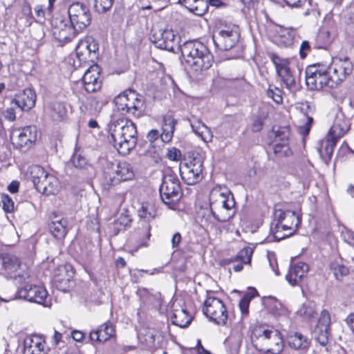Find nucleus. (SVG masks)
<instances>
[{
	"label": "nucleus",
	"mask_w": 354,
	"mask_h": 354,
	"mask_svg": "<svg viewBox=\"0 0 354 354\" xmlns=\"http://www.w3.org/2000/svg\"><path fill=\"white\" fill-rule=\"evenodd\" d=\"M330 270L337 280H341L344 276L348 273V270L346 266L337 262L330 263Z\"/></svg>",
	"instance_id": "obj_44"
},
{
	"label": "nucleus",
	"mask_w": 354,
	"mask_h": 354,
	"mask_svg": "<svg viewBox=\"0 0 354 354\" xmlns=\"http://www.w3.org/2000/svg\"><path fill=\"white\" fill-rule=\"evenodd\" d=\"M267 95L278 104L283 102L282 91L276 86H269Z\"/></svg>",
	"instance_id": "obj_46"
},
{
	"label": "nucleus",
	"mask_w": 354,
	"mask_h": 354,
	"mask_svg": "<svg viewBox=\"0 0 354 354\" xmlns=\"http://www.w3.org/2000/svg\"><path fill=\"white\" fill-rule=\"evenodd\" d=\"M30 178L35 188L48 175L44 169L39 165H32L29 168Z\"/></svg>",
	"instance_id": "obj_42"
},
{
	"label": "nucleus",
	"mask_w": 354,
	"mask_h": 354,
	"mask_svg": "<svg viewBox=\"0 0 354 354\" xmlns=\"http://www.w3.org/2000/svg\"><path fill=\"white\" fill-rule=\"evenodd\" d=\"M327 67L335 86L344 81L353 70V65L348 58L334 59L331 64Z\"/></svg>",
	"instance_id": "obj_23"
},
{
	"label": "nucleus",
	"mask_w": 354,
	"mask_h": 354,
	"mask_svg": "<svg viewBox=\"0 0 354 354\" xmlns=\"http://www.w3.org/2000/svg\"><path fill=\"white\" fill-rule=\"evenodd\" d=\"M270 59L273 62L277 75L287 88H291L295 85V79L293 73L290 68L289 61L283 59L274 53L270 55Z\"/></svg>",
	"instance_id": "obj_22"
},
{
	"label": "nucleus",
	"mask_w": 354,
	"mask_h": 354,
	"mask_svg": "<svg viewBox=\"0 0 354 354\" xmlns=\"http://www.w3.org/2000/svg\"><path fill=\"white\" fill-rule=\"evenodd\" d=\"M217 218L215 217L212 210H207L203 212L201 216L202 225L206 228L207 230H212L215 229L216 226Z\"/></svg>",
	"instance_id": "obj_43"
},
{
	"label": "nucleus",
	"mask_w": 354,
	"mask_h": 354,
	"mask_svg": "<svg viewBox=\"0 0 354 354\" xmlns=\"http://www.w3.org/2000/svg\"><path fill=\"white\" fill-rule=\"evenodd\" d=\"M68 13L70 22L80 31L91 24L92 19L91 11L88 6L83 3H72L68 9Z\"/></svg>",
	"instance_id": "obj_15"
},
{
	"label": "nucleus",
	"mask_w": 354,
	"mask_h": 354,
	"mask_svg": "<svg viewBox=\"0 0 354 354\" xmlns=\"http://www.w3.org/2000/svg\"><path fill=\"white\" fill-rule=\"evenodd\" d=\"M263 127V121L261 118L257 117L254 118L252 125V130L253 132H259Z\"/></svg>",
	"instance_id": "obj_61"
},
{
	"label": "nucleus",
	"mask_w": 354,
	"mask_h": 354,
	"mask_svg": "<svg viewBox=\"0 0 354 354\" xmlns=\"http://www.w3.org/2000/svg\"><path fill=\"white\" fill-rule=\"evenodd\" d=\"M297 313L298 315L301 317H304L307 319H310L315 317L316 312L315 308L312 305L304 304L297 311Z\"/></svg>",
	"instance_id": "obj_49"
},
{
	"label": "nucleus",
	"mask_w": 354,
	"mask_h": 354,
	"mask_svg": "<svg viewBox=\"0 0 354 354\" xmlns=\"http://www.w3.org/2000/svg\"><path fill=\"white\" fill-rule=\"evenodd\" d=\"M1 202L3 203V208L6 212H12L14 210V203L11 198L8 195H2Z\"/></svg>",
	"instance_id": "obj_56"
},
{
	"label": "nucleus",
	"mask_w": 354,
	"mask_h": 354,
	"mask_svg": "<svg viewBox=\"0 0 354 354\" xmlns=\"http://www.w3.org/2000/svg\"><path fill=\"white\" fill-rule=\"evenodd\" d=\"M175 35L171 29H165L161 32L160 37L156 40V47L167 50H173Z\"/></svg>",
	"instance_id": "obj_36"
},
{
	"label": "nucleus",
	"mask_w": 354,
	"mask_h": 354,
	"mask_svg": "<svg viewBox=\"0 0 354 354\" xmlns=\"http://www.w3.org/2000/svg\"><path fill=\"white\" fill-rule=\"evenodd\" d=\"M330 315L327 310L321 311L317 323L313 330V335L315 339L322 346H326L330 335Z\"/></svg>",
	"instance_id": "obj_21"
},
{
	"label": "nucleus",
	"mask_w": 354,
	"mask_h": 354,
	"mask_svg": "<svg viewBox=\"0 0 354 354\" xmlns=\"http://www.w3.org/2000/svg\"><path fill=\"white\" fill-rule=\"evenodd\" d=\"M313 122V119L311 117L306 116V121L304 125H301L299 127V132L303 136H307L311 128L312 123Z\"/></svg>",
	"instance_id": "obj_55"
},
{
	"label": "nucleus",
	"mask_w": 354,
	"mask_h": 354,
	"mask_svg": "<svg viewBox=\"0 0 354 354\" xmlns=\"http://www.w3.org/2000/svg\"><path fill=\"white\" fill-rule=\"evenodd\" d=\"M37 190L46 195H55L59 189V183L57 178L53 175H47L44 178L43 181L41 182L38 187L36 188Z\"/></svg>",
	"instance_id": "obj_30"
},
{
	"label": "nucleus",
	"mask_w": 354,
	"mask_h": 354,
	"mask_svg": "<svg viewBox=\"0 0 354 354\" xmlns=\"http://www.w3.org/2000/svg\"><path fill=\"white\" fill-rule=\"evenodd\" d=\"M350 129V122L346 118L342 111H338L335 117L333 124L330 127L326 138L327 145L326 150L332 153L333 147L337 140L344 136Z\"/></svg>",
	"instance_id": "obj_13"
},
{
	"label": "nucleus",
	"mask_w": 354,
	"mask_h": 354,
	"mask_svg": "<svg viewBox=\"0 0 354 354\" xmlns=\"http://www.w3.org/2000/svg\"><path fill=\"white\" fill-rule=\"evenodd\" d=\"M167 158L171 160H178L181 157V152L175 147L168 149L167 153Z\"/></svg>",
	"instance_id": "obj_57"
},
{
	"label": "nucleus",
	"mask_w": 354,
	"mask_h": 354,
	"mask_svg": "<svg viewBox=\"0 0 354 354\" xmlns=\"http://www.w3.org/2000/svg\"><path fill=\"white\" fill-rule=\"evenodd\" d=\"M190 125L194 132L201 137L204 142H208L212 140L213 136L210 129L201 120H194L191 121Z\"/></svg>",
	"instance_id": "obj_37"
},
{
	"label": "nucleus",
	"mask_w": 354,
	"mask_h": 354,
	"mask_svg": "<svg viewBox=\"0 0 354 354\" xmlns=\"http://www.w3.org/2000/svg\"><path fill=\"white\" fill-rule=\"evenodd\" d=\"M175 120L171 115H166L162 119V133L160 139L164 143L169 142L174 136Z\"/></svg>",
	"instance_id": "obj_35"
},
{
	"label": "nucleus",
	"mask_w": 354,
	"mask_h": 354,
	"mask_svg": "<svg viewBox=\"0 0 354 354\" xmlns=\"http://www.w3.org/2000/svg\"><path fill=\"white\" fill-rule=\"evenodd\" d=\"M265 304L268 311L276 317H288L289 310L279 300L273 297H269L265 300Z\"/></svg>",
	"instance_id": "obj_32"
},
{
	"label": "nucleus",
	"mask_w": 354,
	"mask_h": 354,
	"mask_svg": "<svg viewBox=\"0 0 354 354\" xmlns=\"http://www.w3.org/2000/svg\"><path fill=\"white\" fill-rule=\"evenodd\" d=\"M155 129L149 131L146 139L142 145V156L146 159L149 158L151 162L155 161Z\"/></svg>",
	"instance_id": "obj_34"
},
{
	"label": "nucleus",
	"mask_w": 354,
	"mask_h": 354,
	"mask_svg": "<svg viewBox=\"0 0 354 354\" xmlns=\"http://www.w3.org/2000/svg\"><path fill=\"white\" fill-rule=\"evenodd\" d=\"M73 165L80 170H82L83 173L89 176L92 174L93 167L87 162L86 158L78 153H75L71 160Z\"/></svg>",
	"instance_id": "obj_41"
},
{
	"label": "nucleus",
	"mask_w": 354,
	"mask_h": 354,
	"mask_svg": "<svg viewBox=\"0 0 354 354\" xmlns=\"http://www.w3.org/2000/svg\"><path fill=\"white\" fill-rule=\"evenodd\" d=\"M253 250L250 247H245L241 250L236 257V259L240 260L243 263H250L252 259Z\"/></svg>",
	"instance_id": "obj_48"
},
{
	"label": "nucleus",
	"mask_w": 354,
	"mask_h": 354,
	"mask_svg": "<svg viewBox=\"0 0 354 354\" xmlns=\"http://www.w3.org/2000/svg\"><path fill=\"white\" fill-rule=\"evenodd\" d=\"M203 160L201 157L196 156L180 165V173L182 179L187 185H194L203 178Z\"/></svg>",
	"instance_id": "obj_12"
},
{
	"label": "nucleus",
	"mask_w": 354,
	"mask_h": 354,
	"mask_svg": "<svg viewBox=\"0 0 354 354\" xmlns=\"http://www.w3.org/2000/svg\"><path fill=\"white\" fill-rule=\"evenodd\" d=\"M288 342L292 348L297 350H306L310 345L308 337L297 332L289 336Z\"/></svg>",
	"instance_id": "obj_38"
},
{
	"label": "nucleus",
	"mask_w": 354,
	"mask_h": 354,
	"mask_svg": "<svg viewBox=\"0 0 354 354\" xmlns=\"http://www.w3.org/2000/svg\"><path fill=\"white\" fill-rule=\"evenodd\" d=\"M103 176L107 184L115 185L121 181L131 180L134 172L131 165L127 162H118L102 159Z\"/></svg>",
	"instance_id": "obj_5"
},
{
	"label": "nucleus",
	"mask_w": 354,
	"mask_h": 354,
	"mask_svg": "<svg viewBox=\"0 0 354 354\" xmlns=\"http://www.w3.org/2000/svg\"><path fill=\"white\" fill-rule=\"evenodd\" d=\"M36 95L30 88L24 89L17 94L11 101V104L20 108L23 111L31 109L35 104Z\"/></svg>",
	"instance_id": "obj_26"
},
{
	"label": "nucleus",
	"mask_w": 354,
	"mask_h": 354,
	"mask_svg": "<svg viewBox=\"0 0 354 354\" xmlns=\"http://www.w3.org/2000/svg\"><path fill=\"white\" fill-rule=\"evenodd\" d=\"M15 106L7 108L3 115L4 118L8 121L12 122L16 119V113L15 110Z\"/></svg>",
	"instance_id": "obj_58"
},
{
	"label": "nucleus",
	"mask_w": 354,
	"mask_h": 354,
	"mask_svg": "<svg viewBox=\"0 0 354 354\" xmlns=\"http://www.w3.org/2000/svg\"><path fill=\"white\" fill-rule=\"evenodd\" d=\"M136 135V127L131 120L118 119L109 124V141L122 155L127 154L134 148L137 142Z\"/></svg>",
	"instance_id": "obj_1"
},
{
	"label": "nucleus",
	"mask_w": 354,
	"mask_h": 354,
	"mask_svg": "<svg viewBox=\"0 0 354 354\" xmlns=\"http://www.w3.org/2000/svg\"><path fill=\"white\" fill-rule=\"evenodd\" d=\"M159 192L162 202L169 209H174L181 196L178 180L170 175L164 176Z\"/></svg>",
	"instance_id": "obj_11"
},
{
	"label": "nucleus",
	"mask_w": 354,
	"mask_h": 354,
	"mask_svg": "<svg viewBox=\"0 0 354 354\" xmlns=\"http://www.w3.org/2000/svg\"><path fill=\"white\" fill-rule=\"evenodd\" d=\"M51 26L53 35L58 41L63 44L71 41L80 31L72 23L68 24L61 17L53 19Z\"/></svg>",
	"instance_id": "obj_18"
},
{
	"label": "nucleus",
	"mask_w": 354,
	"mask_h": 354,
	"mask_svg": "<svg viewBox=\"0 0 354 354\" xmlns=\"http://www.w3.org/2000/svg\"><path fill=\"white\" fill-rule=\"evenodd\" d=\"M45 344L46 341L42 335L28 336L24 341V354H47L48 349Z\"/></svg>",
	"instance_id": "obj_25"
},
{
	"label": "nucleus",
	"mask_w": 354,
	"mask_h": 354,
	"mask_svg": "<svg viewBox=\"0 0 354 354\" xmlns=\"http://www.w3.org/2000/svg\"><path fill=\"white\" fill-rule=\"evenodd\" d=\"M207 9V1L205 0H196L193 6L189 10V12L194 13L196 15L202 16L204 15Z\"/></svg>",
	"instance_id": "obj_45"
},
{
	"label": "nucleus",
	"mask_w": 354,
	"mask_h": 354,
	"mask_svg": "<svg viewBox=\"0 0 354 354\" xmlns=\"http://www.w3.org/2000/svg\"><path fill=\"white\" fill-rule=\"evenodd\" d=\"M274 215L277 219V223L275 227L277 231L274 236L277 240L292 235L300 223L299 215L292 210L277 209Z\"/></svg>",
	"instance_id": "obj_7"
},
{
	"label": "nucleus",
	"mask_w": 354,
	"mask_h": 354,
	"mask_svg": "<svg viewBox=\"0 0 354 354\" xmlns=\"http://www.w3.org/2000/svg\"><path fill=\"white\" fill-rule=\"evenodd\" d=\"M50 115L53 120L63 121L67 117L68 109L64 102L59 101L52 102L48 105Z\"/></svg>",
	"instance_id": "obj_33"
},
{
	"label": "nucleus",
	"mask_w": 354,
	"mask_h": 354,
	"mask_svg": "<svg viewBox=\"0 0 354 354\" xmlns=\"http://www.w3.org/2000/svg\"><path fill=\"white\" fill-rule=\"evenodd\" d=\"M180 50L185 62L195 72L209 68L214 62L209 49L200 41H186Z\"/></svg>",
	"instance_id": "obj_3"
},
{
	"label": "nucleus",
	"mask_w": 354,
	"mask_h": 354,
	"mask_svg": "<svg viewBox=\"0 0 354 354\" xmlns=\"http://www.w3.org/2000/svg\"><path fill=\"white\" fill-rule=\"evenodd\" d=\"M37 139V130L34 126L15 129L10 134L12 144L19 149H28Z\"/></svg>",
	"instance_id": "obj_19"
},
{
	"label": "nucleus",
	"mask_w": 354,
	"mask_h": 354,
	"mask_svg": "<svg viewBox=\"0 0 354 354\" xmlns=\"http://www.w3.org/2000/svg\"><path fill=\"white\" fill-rule=\"evenodd\" d=\"M37 17L39 19H44L45 17V11L42 6L38 5L35 8Z\"/></svg>",
	"instance_id": "obj_62"
},
{
	"label": "nucleus",
	"mask_w": 354,
	"mask_h": 354,
	"mask_svg": "<svg viewBox=\"0 0 354 354\" xmlns=\"http://www.w3.org/2000/svg\"><path fill=\"white\" fill-rule=\"evenodd\" d=\"M329 33L328 32H321L318 34L316 39L315 47L316 48H326L329 43Z\"/></svg>",
	"instance_id": "obj_51"
},
{
	"label": "nucleus",
	"mask_w": 354,
	"mask_h": 354,
	"mask_svg": "<svg viewBox=\"0 0 354 354\" xmlns=\"http://www.w3.org/2000/svg\"><path fill=\"white\" fill-rule=\"evenodd\" d=\"M203 313L209 321L220 326H226L228 313L223 301L212 295H207L203 305Z\"/></svg>",
	"instance_id": "obj_9"
},
{
	"label": "nucleus",
	"mask_w": 354,
	"mask_h": 354,
	"mask_svg": "<svg viewBox=\"0 0 354 354\" xmlns=\"http://www.w3.org/2000/svg\"><path fill=\"white\" fill-rule=\"evenodd\" d=\"M310 46L308 41H303L300 46V57L304 59L306 57L307 53L310 51Z\"/></svg>",
	"instance_id": "obj_59"
},
{
	"label": "nucleus",
	"mask_w": 354,
	"mask_h": 354,
	"mask_svg": "<svg viewBox=\"0 0 354 354\" xmlns=\"http://www.w3.org/2000/svg\"><path fill=\"white\" fill-rule=\"evenodd\" d=\"M115 0H95L94 8L99 13H104L113 6Z\"/></svg>",
	"instance_id": "obj_47"
},
{
	"label": "nucleus",
	"mask_w": 354,
	"mask_h": 354,
	"mask_svg": "<svg viewBox=\"0 0 354 354\" xmlns=\"http://www.w3.org/2000/svg\"><path fill=\"white\" fill-rule=\"evenodd\" d=\"M159 306V313L161 315H165L167 317L169 307V299H165L160 293L156 294V304Z\"/></svg>",
	"instance_id": "obj_52"
},
{
	"label": "nucleus",
	"mask_w": 354,
	"mask_h": 354,
	"mask_svg": "<svg viewBox=\"0 0 354 354\" xmlns=\"http://www.w3.org/2000/svg\"><path fill=\"white\" fill-rule=\"evenodd\" d=\"M140 97L134 91L129 90L118 95L114 99V103L117 109L122 113H129L139 118L143 108V102Z\"/></svg>",
	"instance_id": "obj_10"
},
{
	"label": "nucleus",
	"mask_w": 354,
	"mask_h": 354,
	"mask_svg": "<svg viewBox=\"0 0 354 354\" xmlns=\"http://www.w3.org/2000/svg\"><path fill=\"white\" fill-rule=\"evenodd\" d=\"M252 296L250 294H245L240 300L239 306L243 315L248 314V308Z\"/></svg>",
	"instance_id": "obj_53"
},
{
	"label": "nucleus",
	"mask_w": 354,
	"mask_h": 354,
	"mask_svg": "<svg viewBox=\"0 0 354 354\" xmlns=\"http://www.w3.org/2000/svg\"><path fill=\"white\" fill-rule=\"evenodd\" d=\"M32 279L33 276L30 274L29 281L17 283V284L20 286L17 290V295L21 299L39 304H44L47 297V291L42 286L32 285L31 283Z\"/></svg>",
	"instance_id": "obj_14"
},
{
	"label": "nucleus",
	"mask_w": 354,
	"mask_h": 354,
	"mask_svg": "<svg viewBox=\"0 0 354 354\" xmlns=\"http://www.w3.org/2000/svg\"><path fill=\"white\" fill-rule=\"evenodd\" d=\"M173 312L171 313V319L173 324L180 328H185L191 323L192 317L189 315L187 310L178 306L176 308L175 304H173Z\"/></svg>",
	"instance_id": "obj_31"
},
{
	"label": "nucleus",
	"mask_w": 354,
	"mask_h": 354,
	"mask_svg": "<svg viewBox=\"0 0 354 354\" xmlns=\"http://www.w3.org/2000/svg\"><path fill=\"white\" fill-rule=\"evenodd\" d=\"M290 134L288 127H282L277 131L272 146L275 154L279 156H289L292 153L288 145Z\"/></svg>",
	"instance_id": "obj_24"
},
{
	"label": "nucleus",
	"mask_w": 354,
	"mask_h": 354,
	"mask_svg": "<svg viewBox=\"0 0 354 354\" xmlns=\"http://www.w3.org/2000/svg\"><path fill=\"white\" fill-rule=\"evenodd\" d=\"M346 322L352 331L354 333V312L347 316Z\"/></svg>",
	"instance_id": "obj_64"
},
{
	"label": "nucleus",
	"mask_w": 354,
	"mask_h": 354,
	"mask_svg": "<svg viewBox=\"0 0 354 354\" xmlns=\"http://www.w3.org/2000/svg\"><path fill=\"white\" fill-rule=\"evenodd\" d=\"M99 46L97 42L92 37H86L80 40L76 46V55L80 61L93 62L98 56Z\"/></svg>",
	"instance_id": "obj_20"
},
{
	"label": "nucleus",
	"mask_w": 354,
	"mask_h": 354,
	"mask_svg": "<svg viewBox=\"0 0 354 354\" xmlns=\"http://www.w3.org/2000/svg\"><path fill=\"white\" fill-rule=\"evenodd\" d=\"M0 263L1 273L6 278L13 279L16 283L30 281V272L28 270L17 274L21 262L15 255L6 252L1 253Z\"/></svg>",
	"instance_id": "obj_8"
},
{
	"label": "nucleus",
	"mask_w": 354,
	"mask_h": 354,
	"mask_svg": "<svg viewBox=\"0 0 354 354\" xmlns=\"http://www.w3.org/2000/svg\"><path fill=\"white\" fill-rule=\"evenodd\" d=\"M308 270V266L306 263L298 262L290 268L286 278L292 286L297 285Z\"/></svg>",
	"instance_id": "obj_28"
},
{
	"label": "nucleus",
	"mask_w": 354,
	"mask_h": 354,
	"mask_svg": "<svg viewBox=\"0 0 354 354\" xmlns=\"http://www.w3.org/2000/svg\"><path fill=\"white\" fill-rule=\"evenodd\" d=\"M131 222V219L128 216L120 215V217L115 221V225H120V226L125 227Z\"/></svg>",
	"instance_id": "obj_60"
},
{
	"label": "nucleus",
	"mask_w": 354,
	"mask_h": 354,
	"mask_svg": "<svg viewBox=\"0 0 354 354\" xmlns=\"http://www.w3.org/2000/svg\"><path fill=\"white\" fill-rule=\"evenodd\" d=\"M156 78L160 80V84L162 86V90L167 88H171L174 82L171 78L170 74L166 73V69L162 63L156 62Z\"/></svg>",
	"instance_id": "obj_39"
},
{
	"label": "nucleus",
	"mask_w": 354,
	"mask_h": 354,
	"mask_svg": "<svg viewBox=\"0 0 354 354\" xmlns=\"http://www.w3.org/2000/svg\"><path fill=\"white\" fill-rule=\"evenodd\" d=\"M252 341L260 351L272 354H279L283 347V339L276 330L262 327L256 328L253 332Z\"/></svg>",
	"instance_id": "obj_4"
},
{
	"label": "nucleus",
	"mask_w": 354,
	"mask_h": 354,
	"mask_svg": "<svg viewBox=\"0 0 354 354\" xmlns=\"http://www.w3.org/2000/svg\"><path fill=\"white\" fill-rule=\"evenodd\" d=\"M284 2L292 8H302L310 6L311 0H283Z\"/></svg>",
	"instance_id": "obj_54"
},
{
	"label": "nucleus",
	"mask_w": 354,
	"mask_h": 354,
	"mask_svg": "<svg viewBox=\"0 0 354 354\" xmlns=\"http://www.w3.org/2000/svg\"><path fill=\"white\" fill-rule=\"evenodd\" d=\"M239 32L238 27L225 26L223 29L215 31L213 35V41L215 46L221 50H228L238 42Z\"/></svg>",
	"instance_id": "obj_16"
},
{
	"label": "nucleus",
	"mask_w": 354,
	"mask_h": 354,
	"mask_svg": "<svg viewBox=\"0 0 354 354\" xmlns=\"http://www.w3.org/2000/svg\"><path fill=\"white\" fill-rule=\"evenodd\" d=\"M306 83L310 90L336 87L330 77L328 67L319 63L307 67L306 70Z\"/></svg>",
	"instance_id": "obj_6"
},
{
	"label": "nucleus",
	"mask_w": 354,
	"mask_h": 354,
	"mask_svg": "<svg viewBox=\"0 0 354 354\" xmlns=\"http://www.w3.org/2000/svg\"><path fill=\"white\" fill-rule=\"evenodd\" d=\"M115 330L113 325L110 322H107L102 324L96 330H92L90 333V338L92 341L104 342L113 336Z\"/></svg>",
	"instance_id": "obj_29"
},
{
	"label": "nucleus",
	"mask_w": 354,
	"mask_h": 354,
	"mask_svg": "<svg viewBox=\"0 0 354 354\" xmlns=\"http://www.w3.org/2000/svg\"><path fill=\"white\" fill-rule=\"evenodd\" d=\"M48 228L52 235L57 239H64L67 233L66 221L64 219L51 221Z\"/></svg>",
	"instance_id": "obj_40"
},
{
	"label": "nucleus",
	"mask_w": 354,
	"mask_h": 354,
	"mask_svg": "<svg viewBox=\"0 0 354 354\" xmlns=\"http://www.w3.org/2000/svg\"><path fill=\"white\" fill-rule=\"evenodd\" d=\"M48 269L53 274L55 286L60 290L66 291L69 287L70 279L72 277L71 266L59 264L55 259H53L48 265Z\"/></svg>",
	"instance_id": "obj_17"
},
{
	"label": "nucleus",
	"mask_w": 354,
	"mask_h": 354,
	"mask_svg": "<svg viewBox=\"0 0 354 354\" xmlns=\"http://www.w3.org/2000/svg\"><path fill=\"white\" fill-rule=\"evenodd\" d=\"M138 216L142 220V224L147 223L151 220H153L154 216L152 214V212L149 210V207L147 204H142L140 209L138 211Z\"/></svg>",
	"instance_id": "obj_50"
},
{
	"label": "nucleus",
	"mask_w": 354,
	"mask_h": 354,
	"mask_svg": "<svg viewBox=\"0 0 354 354\" xmlns=\"http://www.w3.org/2000/svg\"><path fill=\"white\" fill-rule=\"evenodd\" d=\"M72 337L76 342H81L84 337V334L79 330H73L72 332Z\"/></svg>",
	"instance_id": "obj_63"
},
{
	"label": "nucleus",
	"mask_w": 354,
	"mask_h": 354,
	"mask_svg": "<svg viewBox=\"0 0 354 354\" xmlns=\"http://www.w3.org/2000/svg\"><path fill=\"white\" fill-rule=\"evenodd\" d=\"M100 72L97 65L91 66L84 73L82 80L85 90L88 93L98 91L101 88L102 83L99 80Z\"/></svg>",
	"instance_id": "obj_27"
},
{
	"label": "nucleus",
	"mask_w": 354,
	"mask_h": 354,
	"mask_svg": "<svg viewBox=\"0 0 354 354\" xmlns=\"http://www.w3.org/2000/svg\"><path fill=\"white\" fill-rule=\"evenodd\" d=\"M209 201L210 209L218 222H226L235 215V201L232 194L227 187L216 186L212 188Z\"/></svg>",
	"instance_id": "obj_2"
}]
</instances>
